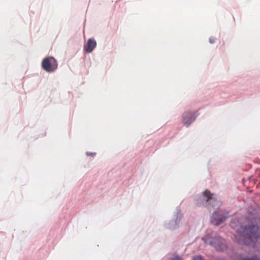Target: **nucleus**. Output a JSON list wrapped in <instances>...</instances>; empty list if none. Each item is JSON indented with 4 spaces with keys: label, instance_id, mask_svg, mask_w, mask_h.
Masks as SVG:
<instances>
[{
    "label": "nucleus",
    "instance_id": "1",
    "mask_svg": "<svg viewBox=\"0 0 260 260\" xmlns=\"http://www.w3.org/2000/svg\"><path fill=\"white\" fill-rule=\"evenodd\" d=\"M231 226L233 229H237L235 237L239 242H242L245 244H249L250 241H254L259 236L258 228L257 226L252 225L248 228L242 226L238 219L232 220Z\"/></svg>",
    "mask_w": 260,
    "mask_h": 260
},
{
    "label": "nucleus",
    "instance_id": "2",
    "mask_svg": "<svg viewBox=\"0 0 260 260\" xmlns=\"http://www.w3.org/2000/svg\"><path fill=\"white\" fill-rule=\"evenodd\" d=\"M194 202L199 206H207L208 202L211 204L216 203V205H212L215 208H218L220 205V203L215 200L210 191L207 190L202 193L197 195L194 198Z\"/></svg>",
    "mask_w": 260,
    "mask_h": 260
},
{
    "label": "nucleus",
    "instance_id": "3",
    "mask_svg": "<svg viewBox=\"0 0 260 260\" xmlns=\"http://www.w3.org/2000/svg\"><path fill=\"white\" fill-rule=\"evenodd\" d=\"M202 240L205 244L214 247L218 251H223L226 248L224 240L214 234L208 235L203 237Z\"/></svg>",
    "mask_w": 260,
    "mask_h": 260
},
{
    "label": "nucleus",
    "instance_id": "4",
    "mask_svg": "<svg viewBox=\"0 0 260 260\" xmlns=\"http://www.w3.org/2000/svg\"><path fill=\"white\" fill-rule=\"evenodd\" d=\"M41 67L47 73L54 72L58 68V63L52 56L45 57L42 61Z\"/></svg>",
    "mask_w": 260,
    "mask_h": 260
},
{
    "label": "nucleus",
    "instance_id": "5",
    "mask_svg": "<svg viewBox=\"0 0 260 260\" xmlns=\"http://www.w3.org/2000/svg\"><path fill=\"white\" fill-rule=\"evenodd\" d=\"M182 217L179 212L174 213L171 219L165 221L164 226L168 230H174L178 229L181 223Z\"/></svg>",
    "mask_w": 260,
    "mask_h": 260
},
{
    "label": "nucleus",
    "instance_id": "6",
    "mask_svg": "<svg viewBox=\"0 0 260 260\" xmlns=\"http://www.w3.org/2000/svg\"><path fill=\"white\" fill-rule=\"evenodd\" d=\"M227 218L228 217L223 214L222 211L218 210L212 213L211 221L213 224L219 225L224 222Z\"/></svg>",
    "mask_w": 260,
    "mask_h": 260
},
{
    "label": "nucleus",
    "instance_id": "7",
    "mask_svg": "<svg viewBox=\"0 0 260 260\" xmlns=\"http://www.w3.org/2000/svg\"><path fill=\"white\" fill-rule=\"evenodd\" d=\"M197 115L194 112L187 111L182 115V122L183 124L188 127L196 119Z\"/></svg>",
    "mask_w": 260,
    "mask_h": 260
},
{
    "label": "nucleus",
    "instance_id": "8",
    "mask_svg": "<svg viewBox=\"0 0 260 260\" xmlns=\"http://www.w3.org/2000/svg\"><path fill=\"white\" fill-rule=\"evenodd\" d=\"M96 46V41L92 38L87 40L86 45L84 46V49L87 53H91Z\"/></svg>",
    "mask_w": 260,
    "mask_h": 260
},
{
    "label": "nucleus",
    "instance_id": "9",
    "mask_svg": "<svg viewBox=\"0 0 260 260\" xmlns=\"http://www.w3.org/2000/svg\"><path fill=\"white\" fill-rule=\"evenodd\" d=\"M170 260H182V259L178 255H174L171 257Z\"/></svg>",
    "mask_w": 260,
    "mask_h": 260
},
{
    "label": "nucleus",
    "instance_id": "10",
    "mask_svg": "<svg viewBox=\"0 0 260 260\" xmlns=\"http://www.w3.org/2000/svg\"><path fill=\"white\" fill-rule=\"evenodd\" d=\"M192 260H203L201 256L197 255L193 257Z\"/></svg>",
    "mask_w": 260,
    "mask_h": 260
},
{
    "label": "nucleus",
    "instance_id": "11",
    "mask_svg": "<svg viewBox=\"0 0 260 260\" xmlns=\"http://www.w3.org/2000/svg\"><path fill=\"white\" fill-rule=\"evenodd\" d=\"M86 154L88 156H94L95 155V153H94V152H87Z\"/></svg>",
    "mask_w": 260,
    "mask_h": 260
},
{
    "label": "nucleus",
    "instance_id": "12",
    "mask_svg": "<svg viewBox=\"0 0 260 260\" xmlns=\"http://www.w3.org/2000/svg\"><path fill=\"white\" fill-rule=\"evenodd\" d=\"M209 42L210 43H213L215 42V39L213 38H210L209 39Z\"/></svg>",
    "mask_w": 260,
    "mask_h": 260
},
{
    "label": "nucleus",
    "instance_id": "13",
    "mask_svg": "<svg viewBox=\"0 0 260 260\" xmlns=\"http://www.w3.org/2000/svg\"><path fill=\"white\" fill-rule=\"evenodd\" d=\"M243 260H255V259L254 258H251L244 259Z\"/></svg>",
    "mask_w": 260,
    "mask_h": 260
}]
</instances>
